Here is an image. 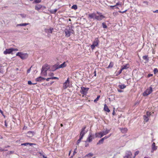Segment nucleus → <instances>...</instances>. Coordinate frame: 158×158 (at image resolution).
I'll return each mask as SVG.
<instances>
[{
	"label": "nucleus",
	"instance_id": "bb28decb",
	"mask_svg": "<svg viewBox=\"0 0 158 158\" xmlns=\"http://www.w3.org/2000/svg\"><path fill=\"white\" fill-rule=\"evenodd\" d=\"M143 4L142 5V6L143 7H145L148 5V2L147 1H143Z\"/></svg>",
	"mask_w": 158,
	"mask_h": 158
},
{
	"label": "nucleus",
	"instance_id": "7ed1b4c3",
	"mask_svg": "<svg viewBox=\"0 0 158 158\" xmlns=\"http://www.w3.org/2000/svg\"><path fill=\"white\" fill-rule=\"evenodd\" d=\"M16 56H19L22 60L25 59L28 57V54L27 53H24L22 52H17Z\"/></svg>",
	"mask_w": 158,
	"mask_h": 158
},
{
	"label": "nucleus",
	"instance_id": "39448f33",
	"mask_svg": "<svg viewBox=\"0 0 158 158\" xmlns=\"http://www.w3.org/2000/svg\"><path fill=\"white\" fill-rule=\"evenodd\" d=\"M153 91L152 87L148 88L143 93V95L144 96H147L150 94Z\"/></svg>",
	"mask_w": 158,
	"mask_h": 158
},
{
	"label": "nucleus",
	"instance_id": "473e14b6",
	"mask_svg": "<svg viewBox=\"0 0 158 158\" xmlns=\"http://www.w3.org/2000/svg\"><path fill=\"white\" fill-rule=\"evenodd\" d=\"M47 30L48 32L52 33L53 30V28H50L49 29H48Z\"/></svg>",
	"mask_w": 158,
	"mask_h": 158
},
{
	"label": "nucleus",
	"instance_id": "bf43d9fd",
	"mask_svg": "<svg viewBox=\"0 0 158 158\" xmlns=\"http://www.w3.org/2000/svg\"><path fill=\"white\" fill-rule=\"evenodd\" d=\"M73 31H72V30H71L70 29V31H69V32H70V34L71 33H72V34H73Z\"/></svg>",
	"mask_w": 158,
	"mask_h": 158
},
{
	"label": "nucleus",
	"instance_id": "3c124183",
	"mask_svg": "<svg viewBox=\"0 0 158 158\" xmlns=\"http://www.w3.org/2000/svg\"><path fill=\"white\" fill-rule=\"evenodd\" d=\"M54 75L53 73H50L48 74V76H52Z\"/></svg>",
	"mask_w": 158,
	"mask_h": 158
},
{
	"label": "nucleus",
	"instance_id": "b1692460",
	"mask_svg": "<svg viewBox=\"0 0 158 158\" xmlns=\"http://www.w3.org/2000/svg\"><path fill=\"white\" fill-rule=\"evenodd\" d=\"M29 24V23H24L22 24H17L16 26H25Z\"/></svg>",
	"mask_w": 158,
	"mask_h": 158
},
{
	"label": "nucleus",
	"instance_id": "72a5a7b5",
	"mask_svg": "<svg viewBox=\"0 0 158 158\" xmlns=\"http://www.w3.org/2000/svg\"><path fill=\"white\" fill-rule=\"evenodd\" d=\"M113 63L112 62H110L109 65L107 67L108 68H112L113 66Z\"/></svg>",
	"mask_w": 158,
	"mask_h": 158
},
{
	"label": "nucleus",
	"instance_id": "a19ab883",
	"mask_svg": "<svg viewBox=\"0 0 158 158\" xmlns=\"http://www.w3.org/2000/svg\"><path fill=\"white\" fill-rule=\"evenodd\" d=\"M36 84V83H32L31 81H28V85H35Z\"/></svg>",
	"mask_w": 158,
	"mask_h": 158
},
{
	"label": "nucleus",
	"instance_id": "f03ea898",
	"mask_svg": "<svg viewBox=\"0 0 158 158\" xmlns=\"http://www.w3.org/2000/svg\"><path fill=\"white\" fill-rule=\"evenodd\" d=\"M110 131V130L106 129L105 131H103L99 132L96 133L95 134V137L101 138L104 135L108 134Z\"/></svg>",
	"mask_w": 158,
	"mask_h": 158
},
{
	"label": "nucleus",
	"instance_id": "58836bf2",
	"mask_svg": "<svg viewBox=\"0 0 158 158\" xmlns=\"http://www.w3.org/2000/svg\"><path fill=\"white\" fill-rule=\"evenodd\" d=\"M151 113L147 111L146 113V114L145 115H146L148 117L149 116L151 115Z\"/></svg>",
	"mask_w": 158,
	"mask_h": 158
},
{
	"label": "nucleus",
	"instance_id": "f8f14e48",
	"mask_svg": "<svg viewBox=\"0 0 158 158\" xmlns=\"http://www.w3.org/2000/svg\"><path fill=\"white\" fill-rule=\"evenodd\" d=\"M49 69V66L47 64H46L43 66L42 69L45 71H47Z\"/></svg>",
	"mask_w": 158,
	"mask_h": 158
},
{
	"label": "nucleus",
	"instance_id": "c9c22d12",
	"mask_svg": "<svg viewBox=\"0 0 158 158\" xmlns=\"http://www.w3.org/2000/svg\"><path fill=\"white\" fill-rule=\"evenodd\" d=\"M153 72L155 74L158 72V69L157 68H155L153 70Z\"/></svg>",
	"mask_w": 158,
	"mask_h": 158
},
{
	"label": "nucleus",
	"instance_id": "2f4dec72",
	"mask_svg": "<svg viewBox=\"0 0 158 158\" xmlns=\"http://www.w3.org/2000/svg\"><path fill=\"white\" fill-rule=\"evenodd\" d=\"M77 7L76 5H74L71 7V9L76 10L77 9Z\"/></svg>",
	"mask_w": 158,
	"mask_h": 158
},
{
	"label": "nucleus",
	"instance_id": "20e7f679",
	"mask_svg": "<svg viewBox=\"0 0 158 158\" xmlns=\"http://www.w3.org/2000/svg\"><path fill=\"white\" fill-rule=\"evenodd\" d=\"M99 43V41L98 38H96L93 42L92 44L90 46L91 49L93 50L95 47H97Z\"/></svg>",
	"mask_w": 158,
	"mask_h": 158
},
{
	"label": "nucleus",
	"instance_id": "c756f323",
	"mask_svg": "<svg viewBox=\"0 0 158 158\" xmlns=\"http://www.w3.org/2000/svg\"><path fill=\"white\" fill-rule=\"evenodd\" d=\"M58 10L57 9H55L54 10H50V12L52 14H55Z\"/></svg>",
	"mask_w": 158,
	"mask_h": 158
},
{
	"label": "nucleus",
	"instance_id": "9b49d317",
	"mask_svg": "<svg viewBox=\"0 0 158 158\" xmlns=\"http://www.w3.org/2000/svg\"><path fill=\"white\" fill-rule=\"evenodd\" d=\"M69 78L68 77L67 78V81L65 82L64 84L63 87L64 89H66L68 87L69 84Z\"/></svg>",
	"mask_w": 158,
	"mask_h": 158
},
{
	"label": "nucleus",
	"instance_id": "412c9836",
	"mask_svg": "<svg viewBox=\"0 0 158 158\" xmlns=\"http://www.w3.org/2000/svg\"><path fill=\"white\" fill-rule=\"evenodd\" d=\"M120 130L122 133H126L127 131V129L126 128H120Z\"/></svg>",
	"mask_w": 158,
	"mask_h": 158
},
{
	"label": "nucleus",
	"instance_id": "393cba45",
	"mask_svg": "<svg viewBox=\"0 0 158 158\" xmlns=\"http://www.w3.org/2000/svg\"><path fill=\"white\" fill-rule=\"evenodd\" d=\"M118 86L120 88L122 89H124L126 87V86L124 84L119 85Z\"/></svg>",
	"mask_w": 158,
	"mask_h": 158
},
{
	"label": "nucleus",
	"instance_id": "4468645a",
	"mask_svg": "<svg viewBox=\"0 0 158 158\" xmlns=\"http://www.w3.org/2000/svg\"><path fill=\"white\" fill-rule=\"evenodd\" d=\"M43 7V6L40 4H37L35 6V10L39 11Z\"/></svg>",
	"mask_w": 158,
	"mask_h": 158
},
{
	"label": "nucleus",
	"instance_id": "e433bc0d",
	"mask_svg": "<svg viewBox=\"0 0 158 158\" xmlns=\"http://www.w3.org/2000/svg\"><path fill=\"white\" fill-rule=\"evenodd\" d=\"M83 138V137L80 136V138L77 140V144L81 142V141L82 139Z\"/></svg>",
	"mask_w": 158,
	"mask_h": 158
},
{
	"label": "nucleus",
	"instance_id": "423d86ee",
	"mask_svg": "<svg viewBox=\"0 0 158 158\" xmlns=\"http://www.w3.org/2000/svg\"><path fill=\"white\" fill-rule=\"evenodd\" d=\"M89 88H85L84 87H81L80 90L81 93L84 95H86L88 91L89 90Z\"/></svg>",
	"mask_w": 158,
	"mask_h": 158
},
{
	"label": "nucleus",
	"instance_id": "0eeeda50",
	"mask_svg": "<svg viewBox=\"0 0 158 158\" xmlns=\"http://www.w3.org/2000/svg\"><path fill=\"white\" fill-rule=\"evenodd\" d=\"M95 138V137H94V135H93L92 133L89 132L88 137L87 138L85 142H90L92 141V139H94Z\"/></svg>",
	"mask_w": 158,
	"mask_h": 158
},
{
	"label": "nucleus",
	"instance_id": "13d9d810",
	"mask_svg": "<svg viewBox=\"0 0 158 158\" xmlns=\"http://www.w3.org/2000/svg\"><path fill=\"white\" fill-rule=\"evenodd\" d=\"M103 139L104 140H105V139H108L109 138L107 136H105L104 137H103Z\"/></svg>",
	"mask_w": 158,
	"mask_h": 158
},
{
	"label": "nucleus",
	"instance_id": "4c0bfd02",
	"mask_svg": "<svg viewBox=\"0 0 158 158\" xmlns=\"http://www.w3.org/2000/svg\"><path fill=\"white\" fill-rule=\"evenodd\" d=\"M100 97V95L98 96H97V98L94 100V102H96L98 101Z\"/></svg>",
	"mask_w": 158,
	"mask_h": 158
},
{
	"label": "nucleus",
	"instance_id": "c85d7f7f",
	"mask_svg": "<svg viewBox=\"0 0 158 158\" xmlns=\"http://www.w3.org/2000/svg\"><path fill=\"white\" fill-rule=\"evenodd\" d=\"M143 118L144 120L146 122H147L148 121L149 118H148V117L146 115H144L143 116Z\"/></svg>",
	"mask_w": 158,
	"mask_h": 158
},
{
	"label": "nucleus",
	"instance_id": "2eb2a0df",
	"mask_svg": "<svg viewBox=\"0 0 158 158\" xmlns=\"http://www.w3.org/2000/svg\"><path fill=\"white\" fill-rule=\"evenodd\" d=\"M34 135V132L31 131H29L27 133V136L29 137H31Z\"/></svg>",
	"mask_w": 158,
	"mask_h": 158
},
{
	"label": "nucleus",
	"instance_id": "f3484780",
	"mask_svg": "<svg viewBox=\"0 0 158 158\" xmlns=\"http://www.w3.org/2000/svg\"><path fill=\"white\" fill-rule=\"evenodd\" d=\"M45 79V78H43L41 77H39L37 78L36 79V81H41L44 80Z\"/></svg>",
	"mask_w": 158,
	"mask_h": 158
},
{
	"label": "nucleus",
	"instance_id": "5fc2aeb1",
	"mask_svg": "<svg viewBox=\"0 0 158 158\" xmlns=\"http://www.w3.org/2000/svg\"><path fill=\"white\" fill-rule=\"evenodd\" d=\"M123 70L122 69H121L119 71L118 73V74H120L122 72V71Z\"/></svg>",
	"mask_w": 158,
	"mask_h": 158
},
{
	"label": "nucleus",
	"instance_id": "f257e3e1",
	"mask_svg": "<svg viewBox=\"0 0 158 158\" xmlns=\"http://www.w3.org/2000/svg\"><path fill=\"white\" fill-rule=\"evenodd\" d=\"M97 13L98 15V16H97L95 13H92L89 14L88 18L100 21L105 18V16L102 15L101 13L97 11Z\"/></svg>",
	"mask_w": 158,
	"mask_h": 158
},
{
	"label": "nucleus",
	"instance_id": "9d476101",
	"mask_svg": "<svg viewBox=\"0 0 158 158\" xmlns=\"http://www.w3.org/2000/svg\"><path fill=\"white\" fill-rule=\"evenodd\" d=\"M12 52V48L7 49L3 52V53L6 55L8 54L11 53Z\"/></svg>",
	"mask_w": 158,
	"mask_h": 158
},
{
	"label": "nucleus",
	"instance_id": "e2e57ef3",
	"mask_svg": "<svg viewBox=\"0 0 158 158\" xmlns=\"http://www.w3.org/2000/svg\"><path fill=\"white\" fill-rule=\"evenodd\" d=\"M5 126L6 127H7V123H6V121H5Z\"/></svg>",
	"mask_w": 158,
	"mask_h": 158
},
{
	"label": "nucleus",
	"instance_id": "680f3d73",
	"mask_svg": "<svg viewBox=\"0 0 158 158\" xmlns=\"http://www.w3.org/2000/svg\"><path fill=\"white\" fill-rule=\"evenodd\" d=\"M113 14L114 16L116 15H117L118 13H117V12H114L113 13Z\"/></svg>",
	"mask_w": 158,
	"mask_h": 158
},
{
	"label": "nucleus",
	"instance_id": "6e6552de",
	"mask_svg": "<svg viewBox=\"0 0 158 158\" xmlns=\"http://www.w3.org/2000/svg\"><path fill=\"white\" fill-rule=\"evenodd\" d=\"M86 128V126H84L81 129L80 132V136L83 137L85 135L87 132V131L85 130Z\"/></svg>",
	"mask_w": 158,
	"mask_h": 158
},
{
	"label": "nucleus",
	"instance_id": "603ef678",
	"mask_svg": "<svg viewBox=\"0 0 158 158\" xmlns=\"http://www.w3.org/2000/svg\"><path fill=\"white\" fill-rule=\"evenodd\" d=\"M12 52L13 51H18V49L17 48H12Z\"/></svg>",
	"mask_w": 158,
	"mask_h": 158
},
{
	"label": "nucleus",
	"instance_id": "09e8293b",
	"mask_svg": "<svg viewBox=\"0 0 158 158\" xmlns=\"http://www.w3.org/2000/svg\"><path fill=\"white\" fill-rule=\"evenodd\" d=\"M14 152V151H9V152H8V154H12V153H13Z\"/></svg>",
	"mask_w": 158,
	"mask_h": 158
},
{
	"label": "nucleus",
	"instance_id": "37998d69",
	"mask_svg": "<svg viewBox=\"0 0 158 158\" xmlns=\"http://www.w3.org/2000/svg\"><path fill=\"white\" fill-rule=\"evenodd\" d=\"M139 153V151H136L135 153V156L133 157V158H135V156L137 155Z\"/></svg>",
	"mask_w": 158,
	"mask_h": 158
},
{
	"label": "nucleus",
	"instance_id": "c03bdc74",
	"mask_svg": "<svg viewBox=\"0 0 158 158\" xmlns=\"http://www.w3.org/2000/svg\"><path fill=\"white\" fill-rule=\"evenodd\" d=\"M20 15L22 17V18H25L26 16V15L24 14H20Z\"/></svg>",
	"mask_w": 158,
	"mask_h": 158
},
{
	"label": "nucleus",
	"instance_id": "79ce46f5",
	"mask_svg": "<svg viewBox=\"0 0 158 158\" xmlns=\"http://www.w3.org/2000/svg\"><path fill=\"white\" fill-rule=\"evenodd\" d=\"M41 0H35L33 2V3H39L41 2Z\"/></svg>",
	"mask_w": 158,
	"mask_h": 158
},
{
	"label": "nucleus",
	"instance_id": "6ab92c4d",
	"mask_svg": "<svg viewBox=\"0 0 158 158\" xmlns=\"http://www.w3.org/2000/svg\"><path fill=\"white\" fill-rule=\"evenodd\" d=\"M118 5H120V6H121V3H120L119 2H118L116 3V4L114 6H110V7L112 8V9H113V8L114 7H115L116 8H118V7H116Z\"/></svg>",
	"mask_w": 158,
	"mask_h": 158
},
{
	"label": "nucleus",
	"instance_id": "49530a36",
	"mask_svg": "<svg viewBox=\"0 0 158 158\" xmlns=\"http://www.w3.org/2000/svg\"><path fill=\"white\" fill-rule=\"evenodd\" d=\"M7 151V150H5L4 149H2V148H1L0 147V152H2V151Z\"/></svg>",
	"mask_w": 158,
	"mask_h": 158
},
{
	"label": "nucleus",
	"instance_id": "7c9ffc66",
	"mask_svg": "<svg viewBox=\"0 0 158 158\" xmlns=\"http://www.w3.org/2000/svg\"><path fill=\"white\" fill-rule=\"evenodd\" d=\"M129 65L127 64L126 65H123L122 68V69L123 70L124 69H127L128 67L129 66H128Z\"/></svg>",
	"mask_w": 158,
	"mask_h": 158
},
{
	"label": "nucleus",
	"instance_id": "ea45409f",
	"mask_svg": "<svg viewBox=\"0 0 158 158\" xmlns=\"http://www.w3.org/2000/svg\"><path fill=\"white\" fill-rule=\"evenodd\" d=\"M3 67H2L1 66V67L0 68V72L2 73H3L4 71L3 70L4 69Z\"/></svg>",
	"mask_w": 158,
	"mask_h": 158
},
{
	"label": "nucleus",
	"instance_id": "864d4df0",
	"mask_svg": "<svg viewBox=\"0 0 158 158\" xmlns=\"http://www.w3.org/2000/svg\"><path fill=\"white\" fill-rule=\"evenodd\" d=\"M31 67H32V66L31 67L30 69H28L27 70V73H28L30 72L31 71Z\"/></svg>",
	"mask_w": 158,
	"mask_h": 158
},
{
	"label": "nucleus",
	"instance_id": "cd10ccee",
	"mask_svg": "<svg viewBox=\"0 0 158 158\" xmlns=\"http://www.w3.org/2000/svg\"><path fill=\"white\" fill-rule=\"evenodd\" d=\"M143 60H145L147 61L149 60V58L148 56H143Z\"/></svg>",
	"mask_w": 158,
	"mask_h": 158
},
{
	"label": "nucleus",
	"instance_id": "338daca9",
	"mask_svg": "<svg viewBox=\"0 0 158 158\" xmlns=\"http://www.w3.org/2000/svg\"><path fill=\"white\" fill-rule=\"evenodd\" d=\"M154 13H158V10H156L154 11H153Z\"/></svg>",
	"mask_w": 158,
	"mask_h": 158
},
{
	"label": "nucleus",
	"instance_id": "a18cd8bd",
	"mask_svg": "<svg viewBox=\"0 0 158 158\" xmlns=\"http://www.w3.org/2000/svg\"><path fill=\"white\" fill-rule=\"evenodd\" d=\"M29 143H22L21 145H24L25 146H27L28 145Z\"/></svg>",
	"mask_w": 158,
	"mask_h": 158
},
{
	"label": "nucleus",
	"instance_id": "0e129e2a",
	"mask_svg": "<svg viewBox=\"0 0 158 158\" xmlns=\"http://www.w3.org/2000/svg\"><path fill=\"white\" fill-rule=\"evenodd\" d=\"M50 79H51V77L48 78L46 79V80L47 81H48L49 80H50Z\"/></svg>",
	"mask_w": 158,
	"mask_h": 158
},
{
	"label": "nucleus",
	"instance_id": "69168bd1",
	"mask_svg": "<svg viewBox=\"0 0 158 158\" xmlns=\"http://www.w3.org/2000/svg\"><path fill=\"white\" fill-rule=\"evenodd\" d=\"M118 91L119 92H123V91L121 90H120V89H118Z\"/></svg>",
	"mask_w": 158,
	"mask_h": 158
},
{
	"label": "nucleus",
	"instance_id": "1a4fd4ad",
	"mask_svg": "<svg viewBox=\"0 0 158 158\" xmlns=\"http://www.w3.org/2000/svg\"><path fill=\"white\" fill-rule=\"evenodd\" d=\"M132 154L131 151H127L126 152V155L123 158H132Z\"/></svg>",
	"mask_w": 158,
	"mask_h": 158
},
{
	"label": "nucleus",
	"instance_id": "5701e85b",
	"mask_svg": "<svg viewBox=\"0 0 158 158\" xmlns=\"http://www.w3.org/2000/svg\"><path fill=\"white\" fill-rule=\"evenodd\" d=\"M66 65L65 62H64L63 63L60 64V65H58L59 68H63L65 67Z\"/></svg>",
	"mask_w": 158,
	"mask_h": 158
},
{
	"label": "nucleus",
	"instance_id": "4d7b16f0",
	"mask_svg": "<svg viewBox=\"0 0 158 158\" xmlns=\"http://www.w3.org/2000/svg\"><path fill=\"white\" fill-rule=\"evenodd\" d=\"M152 76H153L152 74L149 73V74H148V77H149Z\"/></svg>",
	"mask_w": 158,
	"mask_h": 158
},
{
	"label": "nucleus",
	"instance_id": "052dcab7",
	"mask_svg": "<svg viewBox=\"0 0 158 158\" xmlns=\"http://www.w3.org/2000/svg\"><path fill=\"white\" fill-rule=\"evenodd\" d=\"M51 79H58V77H51Z\"/></svg>",
	"mask_w": 158,
	"mask_h": 158
},
{
	"label": "nucleus",
	"instance_id": "dca6fc26",
	"mask_svg": "<svg viewBox=\"0 0 158 158\" xmlns=\"http://www.w3.org/2000/svg\"><path fill=\"white\" fill-rule=\"evenodd\" d=\"M157 146H155V143H152V151H154L157 149Z\"/></svg>",
	"mask_w": 158,
	"mask_h": 158
},
{
	"label": "nucleus",
	"instance_id": "de8ad7c7",
	"mask_svg": "<svg viewBox=\"0 0 158 158\" xmlns=\"http://www.w3.org/2000/svg\"><path fill=\"white\" fill-rule=\"evenodd\" d=\"M93 153H89V154L87 155V156H93Z\"/></svg>",
	"mask_w": 158,
	"mask_h": 158
},
{
	"label": "nucleus",
	"instance_id": "8fccbe9b",
	"mask_svg": "<svg viewBox=\"0 0 158 158\" xmlns=\"http://www.w3.org/2000/svg\"><path fill=\"white\" fill-rule=\"evenodd\" d=\"M127 10H125V11H119L118 12H120V13H125L127 11Z\"/></svg>",
	"mask_w": 158,
	"mask_h": 158
},
{
	"label": "nucleus",
	"instance_id": "ddd939ff",
	"mask_svg": "<svg viewBox=\"0 0 158 158\" xmlns=\"http://www.w3.org/2000/svg\"><path fill=\"white\" fill-rule=\"evenodd\" d=\"M58 69H59L58 65L57 64H55L51 67V71H54Z\"/></svg>",
	"mask_w": 158,
	"mask_h": 158
},
{
	"label": "nucleus",
	"instance_id": "774afa93",
	"mask_svg": "<svg viewBox=\"0 0 158 158\" xmlns=\"http://www.w3.org/2000/svg\"><path fill=\"white\" fill-rule=\"evenodd\" d=\"M43 157L44 158H47V157L45 156L44 155H43Z\"/></svg>",
	"mask_w": 158,
	"mask_h": 158
},
{
	"label": "nucleus",
	"instance_id": "a211bd4d",
	"mask_svg": "<svg viewBox=\"0 0 158 158\" xmlns=\"http://www.w3.org/2000/svg\"><path fill=\"white\" fill-rule=\"evenodd\" d=\"M104 110L105 111L108 112H109L110 111V110H109L108 107V106L106 104H104Z\"/></svg>",
	"mask_w": 158,
	"mask_h": 158
},
{
	"label": "nucleus",
	"instance_id": "a878e982",
	"mask_svg": "<svg viewBox=\"0 0 158 158\" xmlns=\"http://www.w3.org/2000/svg\"><path fill=\"white\" fill-rule=\"evenodd\" d=\"M104 140V139H103V138H102L97 143V144L99 145L101 143H102L103 142Z\"/></svg>",
	"mask_w": 158,
	"mask_h": 158
},
{
	"label": "nucleus",
	"instance_id": "6e6d98bb",
	"mask_svg": "<svg viewBox=\"0 0 158 158\" xmlns=\"http://www.w3.org/2000/svg\"><path fill=\"white\" fill-rule=\"evenodd\" d=\"M30 146H31L33 145H35L36 144L34 143H29L28 144Z\"/></svg>",
	"mask_w": 158,
	"mask_h": 158
},
{
	"label": "nucleus",
	"instance_id": "4be33fe9",
	"mask_svg": "<svg viewBox=\"0 0 158 158\" xmlns=\"http://www.w3.org/2000/svg\"><path fill=\"white\" fill-rule=\"evenodd\" d=\"M47 71H45L42 69H41V74L42 76H47Z\"/></svg>",
	"mask_w": 158,
	"mask_h": 158
},
{
	"label": "nucleus",
	"instance_id": "f704fd0d",
	"mask_svg": "<svg viewBox=\"0 0 158 158\" xmlns=\"http://www.w3.org/2000/svg\"><path fill=\"white\" fill-rule=\"evenodd\" d=\"M102 26L104 28H107V26H106V24L104 23H103L102 24Z\"/></svg>",
	"mask_w": 158,
	"mask_h": 158
},
{
	"label": "nucleus",
	"instance_id": "aec40b11",
	"mask_svg": "<svg viewBox=\"0 0 158 158\" xmlns=\"http://www.w3.org/2000/svg\"><path fill=\"white\" fill-rule=\"evenodd\" d=\"M64 32L65 34V36L67 37H69V30L68 29H65L64 30Z\"/></svg>",
	"mask_w": 158,
	"mask_h": 158
}]
</instances>
